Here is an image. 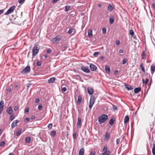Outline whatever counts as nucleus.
I'll return each mask as SVG.
<instances>
[{"mask_svg": "<svg viewBox=\"0 0 155 155\" xmlns=\"http://www.w3.org/2000/svg\"><path fill=\"white\" fill-rule=\"evenodd\" d=\"M108 119V116L106 114H103L100 116L98 119V122L101 124L105 122Z\"/></svg>", "mask_w": 155, "mask_h": 155, "instance_id": "1", "label": "nucleus"}, {"mask_svg": "<svg viewBox=\"0 0 155 155\" xmlns=\"http://www.w3.org/2000/svg\"><path fill=\"white\" fill-rule=\"evenodd\" d=\"M103 151L104 152L101 155H110V152L109 150H107V147L106 146L104 147Z\"/></svg>", "mask_w": 155, "mask_h": 155, "instance_id": "2", "label": "nucleus"}, {"mask_svg": "<svg viewBox=\"0 0 155 155\" xmlns=\"http://www.w3.org/2000/svg\"><path fill=\"white\" fill-rule=\"evenodd\" d=\"M39 49L38 47L35 46L32 49V56L33 57L35 56L38 52Z\"/></svg>", "mask_w": 155, "mask_h": 155, "instance_id": "3", "label": "nucleus"}, {"mask_svg": "<svg viewBox=\"0 0 155 155\" xmlns=\"http://www.w3.org/2000/svg\"><path fill=\"white\" fill-rule=\"evenodd\" d=\"M15 7L14 6L11 7L8 11L5 13V15H8L9 14L12 13L13 12L14 10L15 9Z\"/></svg>", "mask_w": 155, "mask_h": 155, "instance_id": "4", "label": "nucleus"}, {"mask_svg": "<svg viewBox=\"0 0 155 155\" xmlns=\"http://www.w3.org/2000/svg\"><path fill=\"white\" fill-rule=\"evenodd\" d=\"M95 102V100L94 97L93 96H91V98L89 102V107L90 109H91L92 107Z\"/></svg>", "mask_w": 155, "mask_h": 155, "instance_id": "5", "label": "nucleus"}, {"mask_svg": "<svg viewBox=\"0 0 155 155\" xmlns=\"http://www.w3.org/2000/svg\"><path fill=\"white\" fill-rule=\"evenodd\" d=\"M30 67L27 66L26 67L21 71V73H28L30 72Z\"/></svg>", "mask_w": 155, "mask_h": 155, "instance_id": "6", "label": "nucleus"}, {"mask_svg": "<svg viewBox=\"0 0 155 155\" xmlns=\"http://www.w3.org/2000/svg\"><path fill=\"white\" fill-rule=\"evenodd\" d=\"M4 102L3 101H2L0 102V114L2 113V111L4 109Z\"/></svg>", "mask_w": 155, "mask_h": 155, "instance_id": "7", "label": "nucleus"}, {"mask_svg": "<svg viewBox=\"0 0 155 155\" xmlns=\"http://www.w3.org/2000/svg\"><path fill=\"white\" fill-rule=\"evenodd\" d=\"M114 8L113 5L112 4H110L107 6V9L108 11L111 12Z\"/></svg>", "mask_w": 155, "mask_h": 155, "instance_id": "8", "label": "nucleus"}, {"mask_svg": "<svg viewBox=\"0 0 155 155\" xmlns=\"http://www.w3.org/2000/svg\"><path fill=\"white\" fill-rule=\"evenodd\" d=\"M90 67L92 71H94L97 69V66L93 64H91L90 65Z\"/></svg>", "mask_w": 155, "mask_h": 155, "instance_id": "9", "label": "nucleus"}, {"mask_svg": "<svg viewBox=\"0 0 155 155\" xmlns=\"http://www.w3.org/2000/svg\"><path fill=\"white\" fill-rule=\"evenodd\" d=\"M18 122V121L17 120H15V121H14L12 124H11V127L12 128H14L15 127L17 126V123Z\"/></svg>", "mask_w": 155, "mask_h": 155, "instance_id": "10", "label": "nucleus"}, {"mask_svg": "<svg viewBox=\"0 0 155 155\" xmlns=\"http://www.w3.org/2000/svg\"><path fill=\"white\" fill-rule=\"evenodd\" d=\"M81 69L85 73H88L90 72L88 68H86L85 66L82 67Z\"/></svg>", "mask_w": 155, "mask_h": 155, "instance_id": "11", "label": "nucleus"}, {"mask_svg": "<svg viewBox=\"0 0 155 155\" xmlns=\"http://www.w3.org/2000/svg\"><path fill=\"white\" fill-rule=\"evenodd\" d=\"M114 20V16L112 15L110 16L109 18V22L110 24L113 23Z\"/></svg>", "mask_w": 155, "mask_h": 155, "instance_id": "12", "label": "nucleus"}, {"mask_svg": "<svg viewBox=\"0 0 155 155\" xmlns=\"http://www.w3.org/2000/svg\"><path fill=\"white\" fill-rule=\"evenodd\" d=\"M87 90L88 93L89 94L91 95L93 94L94 90L91 87H88Z\"/></svg>", "mask_w": 155, "mask_h": 155, "instance_id": "13", "label": "nucleus"}, {"mask_svg": "<svg viewBox=\"0 0 155 155\" xmlns=\"http://www.w3.org/2000/svg\"><path fill=\"white\" fill-rule=\"evenodd\" d=\"M12 107H9L6 110L7 112L9 114H12Z\"/></svg>", "mask_w": 155, "mask_h": 155, "instance_id": "14", "label": "nucleus"}, {"mask_svg": "<svg viewBox=\"0 0 155 155\" xmlns=\"http://www.w3.org/2000/svg\"><path fill=\"white\" fill-rule=\"evenodd\" d=\"M56 78L54 77L50 78L48 81V82L49 83H51L54 82Z\"/></svg>", "mask_w": 155, "mask_h": 155, "instance_id": "15", "label": "nucleus"}, {"mask_svg": "<svg viewBox=\"0 0 155 155\" xmlns=\"http://www.w3.org/2000/svg\"><path fill=\"white\" fill-rule=\"evenodd\" d=\"M150 70L151 73L153 74L155 71V66L152 65L150 66Z\"/></svg>", "mask_w": 155, "mask_h": 155, "instance_id": "16", "label": "nucleus"}, {"mask_svg": "<svg viewBox=\"0 0 155 155\" xmlns=\"http://www.w3.org/2000/svg\"><path fill=\"white\" fill-rule=\"evenodd\" d=\"M22 131V129H18V130L16 132V135L17 136H19L21 134Z\"/></svg>", "mask_w": 155, "mask_h": 155, "instance_id": "17", "label": "nucleus"}, {"mask_svg": "<svg viewBox=\"0 0 155 155\" xmlns=\"http://www.w3.org/2000/svg\"><path fill=\"white\" fill-rule=\"evenodd\" d=\"M84 148H82L79 151V155H84Z\"/></svg>", "mask_w": 155, "mask_h": 155, "instance_id": "18", "label": "nucleus"}, {"mask_svg": "<svg viewBox=\"0 0 155 155\" xmlns=\"http://www.w3.org/2000/svg\"><path fill=\"white\" fill-rule=\"evenodd\" d=\"M81 118H78V120L77 122V127H80L81 124Z\"/></svg>", "mask_w": 155, "mask_h": 155, "instance_id": "19", "label": "nucleus"}, {"mask_svg": "<svg viewBox=\"0 0 155 155\" xmlns=\"http://www.w3.org/2000/svg\"><path fill=\"white\" fill-rule=\"evenodd\" d=\"M124 86H125V88L127 89L128 90H130L133 89V88L132 86H130L127 84H124Z\"/></svg>", "mask_w": 155, "mask_h": 155, "instance_id": "20", "label": "nucleus"}, {"mask_svg": "<svg viewBox=\"0 0 155 155\" xmlns=\"http://www.w3.org/2000/svg\"><path fill=\"white\" fill-rule=\"evenodd\" d=\"M141 90V88L140 87H138L136 88L134 90V92L135 93H137L140 92Z\"/></svg>", "mask_w": 155, "mask_h": 155, "instance_id": "21", "label": "nucleus"}, {"mask_svg": "<svg viewBox=\"0 0 155 155\" xmlns=\"http://www.w3.org/2000/svg\"><path fill=\"white\" fill-rule=\"evenodd\" d=\"M105 70L106 72L108 74L110 73V69L109 67L106 66L105 67Z\"/></svg>", "mask_w": 155, "mask_h": 155, "instance_id": "22", "label": "nucleus"}, {"mask_svg": "<svg viewBox=\"0 0 155 155\" xmlns=\"http://www.w3.org/2000/svg\"><path fill=\"white\" fill-rule=\"evenodd\" d=\"M88 35L89 37H91L92 35V30L90 29L88 31Z\"/></svg>", "mask_w": 155, "mask_h": 155, "instance_id": "23", "label": "nucleus"}, {"mask_svg": "<svg viewBox=\"0 0 155 155\" xmlns=\"http://www.w3.org/2000/svg\"><path fill=\"white\" fill-rule=\"evenodd\" d=\"M82 101V97L81 96H79L78 97V99L77 101V103L78 104H80Z\"/></svg>", "mask_w": 155, "mask_h": 155, "instance_id": "24", "label": "nucleus"}, {"mask_svg": "<svg viewBox=\"0 0 155 155\" xmlns=\"http://www.w3.org/2000/svg\"><path fill=\"white\" fill-rule=\"evenodd\" d=\"M60 39H61L60 38V37L58 36H57L54 39L53 41H54L57 42L59 41Z\"/></svg>", "mask_w": 155, "mask_h": 155, "instance_id": "25", "label": "nucleus"}, {"mask_svg": "<svg viewBox=\"0 0 155 155\" xmlns=\"http://www.w3.org/2000/svg\"><path fill=\"white\" fill-rule=\"evenodd\" d=\"M129 118L127 116H126L124 118V123H126L129 121Z\"/></svg>", "mask_w": 155, "mask_h": 155, "instance_id": "26", "label": "nucleus"}, {"mask_svg": "<svg viewBox=\"0 0 155 155\" xmlns=\"http://www.w3.org/2000/svg\"><path fill=\"white\" fill-rule=\"evenodd\" d=\"M152 152L153 154V155H155V145L154 143H153V146L152 148Z\"/></svg>", "mask_w": 155, "mask_h": 155, "instance_id": "27", "label": "nucleus"}, {"mask_svg": "<svg viewBox=\"0 0 155 155\" xmlns=\"http://www.w3.org/2000/svg\"><path fill=\"white\" fill-rule=\"evenodd\" d=\"M56 134V131L55 130L52 131L50 134L51 137H54L55 136Z\"/></svg>", "mask_w": 155, "mask_h": 155, "instance_id": "28", "label": "nucleus"}, {"mask_svg": "<svg viewBox=\"0 0 155 155\" xmlns=\"http://www.w3.org/2000/svg\"><path fill=\"white\" fill-rule=\"evenodd\" d=\"M25 142L27 143H29L31 141V138L29 137H27L25 138Z\"/></svg>", "mask_w": 155, "mask_h": 155, "instance_id": "29", "label": "nucleus"}, {"mask_svg": "<svg viewBox=\"0 0 155 155\" xmlns=\"http://www.w3.org/2000/svg\"><path fill=\"white\" fill-rule=\"evenodd\" d=\"M142 81L143 84H144L145 85H146L147 84L148 82L149 81V79L148 78H147L146 79L145 81H144V79H143Z\"/></svg>", "mask_w": 155, "mask_h": 155, "instance_id": "30", "label": "nucleus"}, {"mask_svg": "<svg viewBox=\"0 0 155 155\" xmlns=\"http://www.w3.org/2000/svg\"><path fill=\"white\" fill-rule=\"evenodd\" d=\"M140 67L142 71L143 72V73H145V71L144 68L143 66L142 63H141L140 64Z\"/></svg>", "mask_w": 155, "mask_h": 155, "instance_id": "31", "label": "nucleus"}, {"mask_svg": "<svg viewBox=\"0 0 155 155\" xmlns=\"http://www.w3.org/2000/svg\"><path fill=\"white\" fill-rule=\"evenodd\" d=\"M68 48V47L66 46H63L61 48V50L62 51L65 50Z\"/></svg>", "mask_w": 155, "mask_h": 155, "instance_id": "32", "label": "nucleus"}, {"mask_svg": "<svg viewBox=\"0 0 155 155\" xmlns=\"http://www.w3.org/2000/svg\"><path fill=\"white\" fill-rule=\"evenodd\" d=\"M127 58H124L122 60V64L124 65L127 62Z\"/></svg>", "mask_w": 155, "mask_h": 155, "instance_id": "33", "label": "nucleus"}, {"mask_svg": "<svg viewBox=\"0 0 155 155\" xmlns=\"http://www.w3.org/2000/svg\"><path fill=\"white\" fill-rule=\"evenodd\" d=\"M145 53L144 51H143L142 54V58L143 59H144L145 58Z\"/></svg>", "mask_w": 155, "mask_h": 155, "instance_id": "34", "label": "nucleus"}, {"mask_svg": "<svg viewBox=\"0 0 155 155\" xmlns=\"http://www.w3.org/2000/svg\"><path fill=\"white\" fill-rule=\"evenodd\" d=\"M74 29H73V28H70L69 30H68V34H71V33L73 32V31L74 30Z\"/></svg>", "mask_w": 155, "mask_h": 155, "instance_id": "35", "label": "nucleus"}, {"mask_svg": "<svg viewBox=\"0 0 155 155\" xmlns=\"http://www.w3.org/2000/svg\"><path fill=\"white\" fill-rule=\"evenodd\" d=\"M114 122V120L113 119H111L110 120L109 123L111 125H113Z\"/></svg>", "mask_w": 155, "mask_h": 155, "instance_id": "36", "label": "nucleus"}, {"mask_svg": "<svg viewBox=\"0 0 155 155\" xmlns=\"http://www.w3.org/2000/svg\"><path fill=\"white\" fill-rule=\"evenodd\" d=\"M130 34L132 36H133L134 35V32L133 31L132 29L130 30L129 31Z\"/></svg>", "mask_w": 155, "mask_h": 155, "instance_id": "37", "label": "nucleus"}, {"mask_svg": "<svg viewBox=\"0 0 155 155\" xmlns=\"http://www.w3.org/2000/svg\"><path fill=\"white\" fill-rule=\"evenodd\" d=\"M70 8H71V6H66L65 9V12H67L68 11H69Z\"/></svg>", "mask_w": 155, "mask_h": 155, "instance_id": "38", "label": "nucleus"}, {"mask_svg": "<svg viewBox=\"0 0 155 155\" xmlns=\"http://www.w3.org/2000/svg\"><path fill=\"white\" fill-rule=\"evenodd\" d=\"M102 31L103 34H105L106 33V29L104 27L102 28Z\"/></svg>", "mask_w": 155, "mask_h": 155, "instance_id": "39", "label": "nucleus"}, {"mask_svg": "<svg viewBox=\"0 0 155 155\" xmlns=\"http://www.w3.org/2000/svg\"><path fill=\"white\" fill-rule=\"evenodd\" d=\"M48 127L50 129H51L52 127V124H49L48 126Z\"/></svg>", "mask_w": 155, "mask_h": 155, "instance_id": "40", "label": "nucleus"}, {"mask_svg": "<svg viewBox=\"0 0 155 155\" xmlns=\"http://www.w3.org/2000/svg\"><path fill=\"white\" fill-rule=\"evenodd\" d=\"M99 53L98 52H95L94 54H93V55L94 56V57H97L98 54H99Z\"/></svg>", "mask_w": 155, "mask_h": 155, "instance_id": "41", "label": "nucleus"}, {"mask_svg": "<svg viewBox=\"0 0 155 155\" xmlns=\"http://www.w3.org/2000/svg\"><path fill=\"white\" fill-rule=\"evenodd\" d=\"M5 144V143L4 141H2L0 143V146L1 147H3Z\"/></svg>", "mask_w": 155, "mask_h": 155, "instance_id": "42", "label": "nucleus"}, {"mask_svg": "<svg viewBox=\"0 0 155 155\" xmlns=\"http://www.w3.org/2000/svg\"><path fill=\"white\" fill-rule=\"evenodd\" d=\"M36 64L37 65L40 66L41 64V61H38L37 62Z\"/></svg>", "mask_w": 155, "mask_h": 155, "instance_id": "43", "label": "nucleus"}, {"mask_svg": "<svg viewBox=\"0 0 155 155\" xmlns=\"http://www.w3.org/2000/svg\"><path fill=\"white\" fill-rule=\"evenodd\" d=\"M66 88L65 87H62L61 88V91L62 92H65L66 91Z\"/></svg>", "mask_w": 155, "mask_h": 155, "instance_id": "44", "label": "nucleus"}, {"mask_svg": "<svg viewBox=\"0 0 155 155\" xmlns=\"http://www.w3.org/2000/svg\"><path fill=\"white\" fill-rule=\"evenodd\" d=\"M31 85H32V84L30 83H28L26 85L27 89H28L30 86Z\"/></svg>", "mask_w": 155, "mask_h": 155, "instance_id": "45", "label": "nucleus"}, {"mask_svg": "<svg viewBox=\"0 0 155 155\" xmlns=\"http://www.w3.org/2000/svg\"><path fill=\"white\" fill-rule=\"evenodd\" d=\"M76 133H74L73 134V138L74 139H75L76 138Z\"/></svg>", "mask_w": 155, "mask_h": 155, "instance_id": "46", "label": "nucleus"}, {"mask_svg": "<svg viewBox=\"0 0 155 155\" xmlns=\"http://www.w3.org/2000/svg\"><path fill=\"white\" fill-rule=\"evenodd\" d=\"M113 109L114 110H116L117 109V107L115 105L113 106Z\"/></svg>", "mask_w": 155, "mask_h": 155, "instance_id": "47", "label": "nucleus"}, {"mask_svg": "<svg viewBox=\"0 0 155 155\" xmlns=\"http://www.w3.org/2000/svg\"><path fill=\"white\" fill-rule=\"evenodd\" d=\"M51 50L50 49H48L47 51V54H49L51 52Z\"/></svg>", "mask_w": 155, "mask_h": 155, "instance_id": "48", "label": "nucleus"}, {"mask_svg": "<svg viewBox=\"0 0 155 155\" xmlns=\"http://www.w3.org/2000/svg\"><path fill=\"white\" fill-rule=\"evenodd\" d=\"M14 119V117L13 116L11 115L10 117V120H12Z\"/></svg>", "mask_w": 155, "mask_h": 155, "instance_id": "49", "label": "nucleus"}, {"mask_svg": "<svg viewBox=\"0 0 155 155\" xmlns=\"http://www.w3.org/2000/svg\"><path fill=\"white\" fill-rule=\"evenodd\" d=\"M42 108V106L41 105H39L38 106V108L39 110H41Z\"/></svg>", "mask_w": 155, "mask_h": 155, "instance_id": "50", "label": "nucleus"}, {"mask_svg": "<svg viewBox=\"0 0 155 155\" xmlns=\"http://www.w3.org/2000/svg\"><path fill=\"white\" fill-rule=\"evenodd\" d=\"M25 1V0H18V2L20 4L23 3Z\"/></svg>", "mask_w": 155, "mask_h": 155, "instance_id": "51", "label": "nucleus"}, {"mask_svg": "<svg viewBox=\"0 0 155 155\" xmlns=\"http://www.w3.org/2000/svg\"><path fill=\"white\" fill-rule=\"evenodd\" d=\"M105 137L106 138L108 139L109 137V134H108L106 133L105 135Z\"/></svg>", "mask_w": 155, "mask_h": 155, "instance_id": "52", "label": "nucleus"}, {"mask_svg": "<svg viewBox=\"0 0 155 155\" xmlns=\"http://www.w3.org/2000/svg\"><path fill=\"white\" fill-rule=\"evenodd\" d=\"M120 141V139L118 138L116 140V142L117 144H118Z\"/></svg>", "mask_w": 155, "mask_h": 155, "instance_id": "53", "label": "nucleus"}, {"mask_svg": "<svg viewBox=\"0 0 155 155\" xmlns=\"http://www.w3.org/2000/svg\"><path fill=\"white\" fill-rule=\"evenodd\" d=\"M25 111L26 112L28 113L29 112V109L28 108H26L25 109Z\"/></svg>", "mask_w": 155, "mask_h": 155, "instance_id": "54", "label": "nucleus"}, {"mask_svg": "<svg viewBox=\"0 0 155 155\" xmlns=\"http://www.w3.org/2000/svg\"><path fill=\"white\" fill-rule=\"evenodd\" d=\"M95 152L94 151H92L91 153V155H95Z\"/></svg>", "mask_w": 155, "mask_h": 155, "instance_id": "55", "label": "nucleus"}, {"mask_svg": "<svg viewBox=\"0 0 155 155\" xmlns=\"http://www.w3.org/2000/svg\"><path fill=\"white\" fill-rule=\"evenodd\" d=\"M11 90H12V89H11V88L8 87L7 88L6 91L8 92H10V91H11Z\"/></svg>", "mask_w": 155, "mask_h": 155, "instance_id": "56", "label": "nucleus"}, {"mask_svg": "<svg viewBox=\"0 0 155 155\" xmlns=\"http://www.w3.org/2000/svg\"><path fill=\"white\" fill-rule=\"evenodd\" d=\"M29 118L28 117H27L25 119V121H26V123H27L28 121H29Z\"/></svg>", "mask_w": 155, "mask_h": 155, "instance_id": "57", "label": "nucleus"}, {"mask_svg": "<svg viewBox=\"0 0 155 155\" xmlns=\"http://www.w3.org/2000/svg\"><path fill=\"white\" fill-rule=\"evenodd\" d=\"M18 108V107L17 106H15L14 108V110L15 111H16Z\"/></svg>", "mask_w": 155, "mask_h": 155, "instance_id": "58", "label": "nucleus"}, {"mask_svg": "<svg viewBox=\"0 0 155 155\" xmlns=\"http://www.w3.org/2000/svg\"><path fill=\"white\" fill-rule=\"evenodd\" d=\"M120 43V42L119 41L117 40L116 41V44L117 45H118Z\"/></svg>", "mask_w": 155, "mask_h": 155, "instance_id": "59", "label": "nucleus"}, {"mask_svg": "<svg viewBox=\"0 0 155 155\" xmlns=\"http://www.w3.org/2000/svg\"><path fill=\"white\" fill-rule=\"evenodd\" d=\"M39 101H40V100H39V99L37 98L36 99V100L35 101V102H36V103H38L39 102Z\"/></svg>", "mask_w": 155, "mask_h": 155, "instance_id": "60", "label": "nucleus"}, {"mask_svg": "<svg viewBox=\"0 0 155 155\" xmlns=\"http://www.w3.org/2000/svg\"><path fill=\"white\" fill-rule=\"evenodd\" d=\"M152 7L154 10H155V4L154 3H153Z\"/></svg>", "mask_w": 155, "mask_h": 155, "instance_id": "61", "label": "nucleus"}, {"mask_svg": "<svg viewBox=\"0 0 155 155\" xmlns=\"http://www.w3.org/2000/svg\"><path fill=\"white\" fill-rule=\"evenodd\" d=\"M4 12L3 9L0 10V15L2 14Z\"/></svg>", "mask_w": 155, "mask_h": 155, "instance_id": "62", "label": "nucleus"}, {"mask_svg": "<svg viewBox=\"0 0 155 155\" xmlns=\"http://www.w3.org/2000/svg\"><path fill=\"white\" fill-rule=\"evenodd\" d=\"M35 116H32L31 117V119H32V120H33V119H35Z\"/></svg>", "mask_w": 155, "mask_h": 155, "instance_id": "63", "label": "nucleus"}, {"mask_svg": "<svg viewBox=\"0 0 155 155\" xmlns=\"http://www.w3.org/2000/svg\"><path fill=\"white\" fill-rule=\"evenodd\" d=\"M119 52L120 53H122L123 52V50L122 49H120L119 50Z\"/></svg>", "mask_w": 155, "mask_h": 155, "instance_id": "64", "label": "nucleus"}]
</instances>
